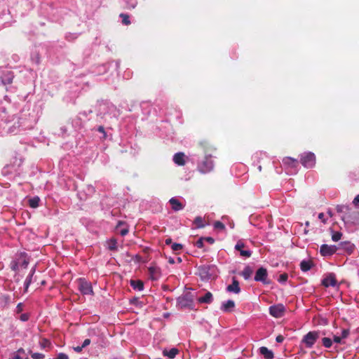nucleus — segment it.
I'll list each match as a JSON object with an SVG mask.
<instances>
[{
	"instance_id": "obj_17",
	"label": "nucleus",
	"mask_w": 359,
	"mask_h": 359,
	"mask_svg": "<svg viewBox=\"0 0 359 359\" xmlns=\"http://www.w3.org/2000/svg\"><path fill=\"white\" fill-rule=\"evenodd\" d=\"M149 277L151 280H157L161 276V269L156 266H151L149 267Z\"/></svg>"
},
{
	"instance_id": "obj_51",
	"label": "nucleus",
	"mask_w": 359,
	"mask_h": 359,
	"mask_svg": "<svg viewBox=\"0 0 359 359\" xmlns=\"http://www.w3.org/2000/svg\"><path fill=\"white\" fill-rule=\"evenodd\" d=\"M90 344V339H86L83 342L82 347L85 348L87 346H88Z\"/></svg>"
},
{
	"instance_id": "obj_34",
	"label": "nucleus",
	"mask_w": 359,
	"mask_h": 359,
	"mask_svg": "<svg viewBox=\"0 0 359 359\" xmlns=\"http://www.w3.org/2000/svg\"><path fill=\"white\" fill-rule=\"evenodd\" d=\"M39 344H40V346L41 348H45L46 347H48L50 346V342L49 340H48L47 339H43L40 342H39Z\"/></svg>"
},
{
	"instance_id": "obj_53",
	"label": "nucleus",
	"mask_w": 359,
	"mask_h": 359,
	"mask_svg": "<svg viewBox=\"0 0 359 359\" xmlns=\"http://www.w3.org/2000/svg\"><path fill=\"white\" fill-rule=\"evenodd\" d=\"M128 233V229H123L121 230L120 231V234L122 236H126L127 233Z\"/></svg>"
},
{
	"instance_id": "obj_56",
	"label": "nucleus",
	"mask_w": 359,
	"mask_h": 359,
	"mask_svg": "<svg viewBox=\"0 0 359 359\" xmlns=\"http://www.w3.org/2000/svg\"><path fill=\"white\" fill-rule=\"evenodd\" d=\"M165 243L166 245L172 244V239L170 238H166L165 241Z\"/></svg>"
},
{
	"instance_id": "obj_27",
	"label": "nucleus",
	"mask_w": 359,
	"mask_h": 359,
	"mask_svg": "<svg viewBox=\"0 0 359 359\" xmlns=\"http://www.w3.org/2000/svg\"><path fill=\"white\" fill-rule=\"evenodd\" d=\"M330 231L331 233V235H332V240L334 241V242H337L339 241L341 238V236H342V233L340 232V231H334L332 228H330Z\"/></svg>"
},
{
	"instance_id": "obj_14",
	"label": "nucleus",
	"mask_w": 359,
	"mask_h": 359,
	"mask_svg": "<svg viewBox=\"0 0 359 359\" xmlns=\"http://www.w3.org/2000/svg\"><path fill=\"white\" fill-rule=\"evenodd\" d=\"M210 267L209 266H202L198 269V274L203 280H209L212 277V274L210 272Z\"/></svg>"
},
{
	"instance_id": "obj_12",
	"label": "nucleus",
	"mask_w": 359,
	"mask_h": 359,
	"mask_svg": "<svg viewBox=\"0 0 359 359\" xmlns=\"http://www.w3.org/2000/svg\"><path fill=\"white\" fill-rule=\"evenodd\" d=\"M245 245L241 241H238L235 245V249L240 252V255L244 257H250L252 252L250 250H244Z\"/></svg>"
},
{
	"instance_id": "obj_21",
	"label": "nucleus",
	"mask_w": 359,
	"mask_h": 359,
	"mask_svg": "<svg viewBox=\"0 0 359 359\" xmlns=\"http://www.w3.org/2000/svg\"><path fill=\"white\" fill-rule=\"evenodd\" d=\"M259 353L266 359H273L274 357L273 353L265 346H262L259 348Z\"/></svg>"
},
{
	"instance_id": "obj_41",
	"label": "nucleus",
	"mask_w": 359,
	"mask_h": 359,
	"mask_svg": "<svg viewBox=\"0 0 359 359\" xmlns=\"http://www.w3.org/2000/svg\"><path fill=\"white\" fill-rule=\"evenodd\" d=\"M203 241H204V238L203 237H201L196 243V246L198 248H203L204 245H203Z\"/></svg>"
},
{
	"instance_id": "obj_25",
	"label": "nucleus",
	"mask_w": 359,
	"mask_h": 359,
	"mask_svg": "<svg viewBox=\"0 0 359 359\" xmlns=\"http://www.w3.org/2000/svg\"><path fill=\"white\" fill-rule=\"evenodd\" d=\"M179 353V350L177 348H172L170 350H163V354L164 356H168L169 358H174Z\"/></svg>"
},
{
	"instance_id": "obj_32",
	"label": "nucleus",
	"mask_w": 359,
	"mask_h": 359,
	"mask_svg": "<svg viewBox=\"0 0 359 359\" xmlns=\"http://www.w3.org/2000/svg\"><path fill=\"white\" fill-rule=\"evenodd\" d=\"M119 17L122 19V23L125 25H130V16L126 13H121Z\"/></svg>"
},
{
	"instance_id": "obj_52",
	"label": "nucleus",
	"mask_w": 359,
	"mask_h": 359,
	"mask_svg": "<svg viewBox=\"0 0 359 359\" xmlns=\"http://www.w3.org/2000/svg\"><path fill=\"white\" fill-rule=\"evenodd\" d=\"M83 347H82V345L80 346H75V347H73V349L77 352V353H80L82 351Z\"/></svg>"
},
{
	"instance_id": "obj_19",
	"label": "nucleus",
	"mask_w": 359,
	"mask_h": 359,
	"mask_svg": "<svg viewBox=\"0 0 359 359\" xmlns=\"http://www.w3.org/2000/svg\"><path fill=\"white\" fill-rule=\"evenodd\" d=\"M235 308V303L233 300H228L222 304L221 310L224 312H230Z\"/></svg>"
},
{
	"instance_id": "obj_54",
	"label": "nucleus",
	"mask_w": 359,
	"mask_h": 359,
	"mask_svg": "<svg viewBox=\"0 0 359 359\" xmlns=\"http://www.w3.org/2000/svg\"><path fill=\"white\" fill-rule=\"evenodd\" d=\"M28 264H29V261L27 260L26 259H24V260L22 261V266L24 267V268H27V266H28Z\"/></svg>"
},
{
	"instance_id": "obj_30",
	"label": "nucleus",
	"mask_w": 359,
	"mask_h": 359,
	"mask_svg": "<svg viewBox=\"0 0 359 359\" xmlns=\"http://www.w3.org/2000/svg\"><path fill=\"white\" fill-rule=\"evenodd\" d=\"M39 198L38 196L33 197L29 200V205L31 208H36L39 206Z\"/></svg>"
},
{
	"instance_id": "obj_24",
	"label": "nucleus",
	"mask_w": 359,
	"mask_h": 359,
	"mask_svg": "<svg viewBox=\"0 0 359 359\" xmlns=\"http://www.w3.org/2000/svg\"><path fill=\"white\" fill-rule=\"evenodd\" d=\"M130 285L134 290L138 291H142L144 289V283L140 280H131Z\"/></svg>"
},
{
	"instance_id": "obj_49",
	"label": "nucleus",
	"mask_w": 359,
	"mask_h": 359,
	"mask_svg": "<svg viewBox=\"0 0 359 359\" xmlns=\"http://www.w3.org/2000/svg\"><path fill=\"white\" fill-rule=\"evenodd\" d=\"M341 337L338 336H334L333 338V341L337 344L341 343Z\"/></svg>"
},
{
	"instance_id": "obj_6",
	"label": "nucleus",
	"mask_w": 359,
	"mask_h": 359,
	"mask_svg": "<svg viewBox=\"0 0 359 359\" xmlns=\"http://www.w3.org/2000/svg\"><path fill=\"white\" fill-rule=\"evenodd\" d=\"M318 338V332L311 331L303 337L302 343L304 344L307 348H311Z\"/></svg>"
},
{
	"instance_id": "obj_3",
	"label": "nucleus",
	"mask_w": 359,
	"mask_h": 359,
	"mask_svg": "<svg viewBox=\"0 0 359 359\" xmlns=\"http://www.w3.org/2000/svg\"><path fill=\"white\" fill-rule=\"evenodd\" d=\"M316 156L311 151L304 152L300 155V163L306 168H311L316 165Z\"/></svg>"
},
{
	"instance_id": "obj_57",
	"label": "nucleus",
	"mask_w": 359,
	"mask_h": 359,
	"mask_svg": "<svg viewBox=\"0 0 359 359\" xmlns=\"http://www.w3.org/2000/svg\"><path fill=\"white\" fill-rule=\"evenodd\" d=\"M35 271H36V266L32 267V269L30 271L29 275H32L33 276L34 274V273H35Z\"/></svg>"
},
{
	"instance_id": "obj_40",
	"label": "nucleus",
	"mask_w": 359,
	"mask_h": 359,
	"mask_svg": "<svg viewBox=\"0 0 359 359\" xmlns=\"http://www.w3.org/2000/svg\"><path fill=\"white\" fill-rule=\"evenodd\" d=\"M349 334H350L349 329H344L341 332V334L340 337H341L342 339H346L348 337Z\"/></svg>"
},
{
	"instance_id": "obj_62",
	"label": "nucleus",
	"mask_w": 359,
	"mask_h": 359,
	"mask_svg": "<svg viewBox=\"0 0 359 359\" xmlns=\"http://www.w3.org/2000/svg\"><path fill=\"white\" fill-rule=\"evenodd\" d=\"M305 224H306V226H309V222H306Z\"/></svg>"
},
{
	"instance_id": "obj_58",
	"label": "nucleus",
	"mask_w": 359,
	"mask_h": 359,
	"mask_svg": "<svg viewBox=\"0 0 359 359\" xmlns=\"http://www.w3.org/2000/svg\"><path fill=\"white\" fill-rule=\"evenodd\" d=\"M168 262H169L170 264H174V263H175V259H174L172 257H170V258L168 259Z\"/></svg>"
},
{
	"instance_id": "obj_61",
	"label": "nucleus",
	"mask_w": 359,
	"mask_h": 359,
	"mask_svg": "<svg viewBox=\"0 0 359 359\" xmlns=\"http://www.w3.org/2000/svg\"><path fill=\"white\" fill-rule=\"evenodd\" d=\"M258 169H259V171H261V170H262V166H261V165H259V166L258 167Z\"/></svg>"
},
{
	"instance_id": "obj_10",
	"label": "nucleus",
	"mask_w": 359,
	"mask_h": 359,
	"mask_svg": "<svg viewBox=\"0 0 359 359\" xmlns=\"http://www.w3.org/2000/svg\"><path fill=\"white\" fill-rule=\"evenodd\" d=\"M337 250L338 248L334 245H328L327 244H323L320 248V252L323 257L332 256L336 253Z\"/></svg>"
},
{
	"instance_id": "obj_4",
	"label": "nucleus",
	"mask_w": 359,
	"mask_h": 359,
	"mask_svg": "<svg viewBox=\"0 0 359 359\" xmlns=\"http://www.w3.org/2000/svg\"><path fill=\"white\" fill-rule=\"evenodd\" d=\"M214 168L213 161L211 156H205V158L198 164V170L201 173H207L212 170Z\"/></svg>"
},
{
	"instance_id": "obj_1",
	"label": "nucleus",
	"mask_w": 359,
	"mask_h": 359,
	"mask_svg": "<svg viewBox=\"0 0 359 359\" xmlns=\"http://www.w3.org/2000/svg\"><path fill=\"white\" fill-rule=\"evenodd\" d=\"M336 210L338 213L342 214L341 218L345 224L354 223V212L351 211V208L348 205H337L336 206Z\"/></svg>"
},
{
	"instance_id": "obj_29",
	"label": "nucleus",
	"mask_w": 359,
	"mask_h": 359,
	"mask_svg": "<svg viewBox=\"0 0 359 359\" xmlns=\"http://www.w3.org/2000/svg\"><path fill=\"white\" fill-rule=\"evenodd\" d=\"M17 355L14 356L13 359H29L28 357L25 355V351L22 348H19L17 351Z\"/></svg>"
},
{
	"instance_id": "obj_39",
	"label": "nucleus",
	"mask_w": 359,
	"mask_h": 359,
	"mask_svg": "<svg viewBox=\"0 0 359 359\" xmlns=\"http://www.w3.org/2000/svg\"><path fill=\"white\" fill-rule=\"evenodd\" d=\"M287 278H288V275L286 273H283L281 275H280L278 280V282H280L281 283H284L287 281Z\"/></svg>"
},
{
	"instance_id": "obj_45",
	"label": "nucleus",
	"mask_w": 359,
	"mask_h": 359,
	"mask_svg": "<svg viewBox=\"0 0 359 359\" xmlns=\"http://www.w3.org/2000/svg\"><path fill=\"white\" fill-rule=\"evenodd\" d=\"M29 314L27 313H22L20 317V319L22 320V321H27L29 320Z\"/></svg>"
},
{
	"instance_id": "obj_16",
	"label": "nucleus",
	"mask_w": 359,
	"mask_h": 359,
	"mask_svg": "<svg viewBox=\"0 0 359 359\" xmlns=\"http://www.w3.org/2000/svg\"><path fill=\"white\" fill-rule=\"evenodd\" d=\"M169 203L171 205V208L173 211L177 212L182 210L184 208V205L182 204L177 198L172 197L169 200Z\"/></svg>"
},
{
	"instance_id": "obj_23",
	"label": "nucleus",
	"mask_w": 359,
	"mask_h": 359,
	"mask_svg": "<svg viewBox=\"0 0 359 359\" xmlns=\"http://www.w3.org/2000/svg\"><path fill=\"white\" fill-rule=\"evenodd\" d=\"M212 294L210 292H207L203 297L198 299L199 303L210 304L212 302Z\"/></svg>"
},
{
	"instance_id": "obj_46",
	"label": "nucleus",
	"mask_w": 359,
	"mask_h": 359,
	"mask_svg": "<svg viewBox=\"0 0 359 359\" xmlns=\"http://www.w3.org/2000/svg\"><path fill=\"white\" fill-rule=\"evenodd\" d=\"M353 204L355 207H359V194H358L353 201Z\"/></svg>"
},
{
	"instance_id": "obj_33",
	"label": "nucleus",
	"mask_w": 359,
	"mask_h": 359,
	"mask_svg": "<svg viewBox=\"0 0 359 359\" xmlns=\"http://www.w3.org/2000/svg\"><path fill=\"white\" fill-rule=\"evenodd\" d=\"M322 343L325 347L330 348L332 344V340L328 337H324L322 339Z\"/></svg>"
},
{
	"instance_id": "obj_20",
	"label": "nucleus",
	"mask_w": 359,
	"mask_h": 359,
	"mask_svg": "<svg viewBox=\"0 0 359 359\" xmlns=\"http://www.w3.org/2000/svg\"><path fill=\"white\" fill-rule=\"evenodd\" d=\"M283 163L285 165H287L291 168H297L299 163L297 159L289 156L285 157L283 159Z\"/></svg>"
},
{
	"instance_id": "obj_50",
	"label": "nucleus",
	"mask_w": 359,
	"mask_h": 359,
	"mask_svg": "<svg viewBox=\"0 0 359 359\" xmlns=\"http://www.w3.org/2000/svg\"><path fill=\"white\" fill-rule=\"evenodd\" d=\"M283 340H284V337L282 335H278L276 338V341L278 343H282L283 341Z\"/></svg>"
},
{
	"instance_id": "obj_43",
	"label": "nucleus",
	"mask_w": 359,
	"mask_h": 359,
	"mask_svg": "<svg viewBox=\"0 0 359 359\" xmlns=\"http://www.w3.org/2000/svg\"><path fill=\"white\" fill-rule=\"evenodd\" d=\"M22 310H23V304L22 303L18 304V305L16 306V309H15L16 313H20L22 311Z\"/></svg>"
},
{
	"instance_id": "obj_36",
	"label": "nucleus",
	"mask_w": 359,
	"mask_h": 359,
	"mask_svg": "<svg viewBox=\"0 0 359 359\" xmlns=\"http://www.w3.org/2000/svg\"><path fill=\"white\" fill-rule=\"evenodd\" d=\"M29 353H31V356L33 359H43L45 357L43 353H32L31 351H29Z\"/></svg>"
},
{
	"instance_id": "obj_15",
	"label": "nucleus",
	"mask_w": 359,
	"mask_h": 359,
	"mask_svg": "<svg viewBox=\"0 0 359 359\" xmlns=\"http://www.w3.org/2000/svg\"><path fill=\"white\" fill-rule=\"evenodd\" d=\"M226 291L235 294H238L241 292L239 282L235 277L232 278V283L226 287Z\"/></svg>"
},
{
	"instance_id": "obj_37",
	"label": "nucleus",
	"mask_w": 359,
	"mask_h": 359,
	"mask_svg": "<svg viewBox=\"0 0 359 359\" xmlns=\"http://www.w3.org/2000/svg\"><path fill=\"white\" fill-rule=\"evenodd\" d=\"M214 227L215 229H220V230H224L225 229V226L224 224L219 222V221H217L214 223Z\"/></svg>"
},
{
	"instance_id": "obj_22",
	"label": "nucleus",
	"mask_w": 359,
	"mask_h": 359,
	"mask_svg": "<svg viewBox=\"0 0 359 359\" xmlns=\"http://www.w3.org/2000/svg\"><path fill=\"white\" fill-rule=\"evenodd\" d=\"M313 262L311 260H302L300 263V269L302 271L306 272L313 266Z\"/></svg>"
},
{
	"instance_id": "obj_44",
	"label": "nucleus",
	"mask_w": 359,
	"mask_h": 359,
	"mask_svg": "<svg viewBox=\"0 0 359 359\" xmlns=\"http://www.w3.org/2000/svg\"><path fill=\"white\" fill-rule=\"evenodd\" d=\"M97 131L103 134L104 138H105L107 137V133L104 130V128L102 126H100L97 128Z\"/></svg>"
},
{
	"instance_id": "obj_59",
	"label": "nucleus",
	"mask_w": 359,
	"mask_h": 359,
	"mask_svg": "<svg viewBox=\"0 0 359 359\" xmlns=\"http://www.w3.org/2000/svg\"><path fill=\"white\" fill-rule=\"evenodd\" d=\"M327 214L330 215V217H332V212H331V210H328L327 211Z\"/></svg>"
},
{
	"instance_id": "obj_35",
	"label": "nucleus",
	"mask_w": 359,
	"mask_h": 359,
	"mask_svg": "<svg viewBox=\"0 0 359 359\" xmlns=\"http://www.w3.org/2000/svg\"><path fill=\"white\" fill-rule=\"evenodd\" d=\"M32 275H29L27 277L25 281V291L26 292L27 290V288L29 287V285L32 283Z\"/></svg>"
},
{
	"instance_id": "obj_28",
	"label": "nucleus",
	"mask_w": 359,
	"mask_h": 359,
	"mask_svg": "<svg viewBox=\"0 0 359 359\" xmlns=\"http://www.w3.org/2000/svg\"><path fill=\"white\" fill-rule=\"evenodd\" d=\"M108 249L111 251L117 250V241L115 238H111L107 241Z\"/></svg>"
},
{
	"instance_id": "obj_7",
	"label": "nucleus",
	"mask_w": 359,
	"mask_h": 359,
	"mask_svg": "<svg viewBox=\"0 0 359 359\" xmlns=\"http://www.w3.org/2000/svg\"><path fill=\"white\" fill-rule=\"evenodd\" d=\"M268 272L266 268L260 267L256 271L255 276V280L257 282H262L263 284L269 285L271 283V280L268 278Z\"/></svg>"
},
{
	"instance_id": "obj_26",
	"label": "nucleus",
	"mask_w": 359,
	"mask_h": 359,
	"mask_svg": "<svg viewBox=\"0 0 359 359\" xmlns=\"http://www.w3.org/2000/svg\"><path fill=\"white\" fill-rule=\"evenodd\" d=\"M253 273V270L250 266H246L243 271L241 272V275L243 276V277L245 280H248L250 278Z\"/></svg>"
},
{
	"instance_id": "obj_47",
	"label": "nucleus",
	"mask_w": 359,
	"mask_h": 359,
	"mask_svg": "<svg viewBox=\"0 0 359 359\" xmlns=\"http://www.w3.org/2000/svg\"><path fill=\"white\" fill-rule=\"evenodd\" d=\"M318 219H320L324 224L326 223L327 220L325 219V215L323 212H320L318 216Z\"/></svg>"
},
{
	"instance_id": "obj_5",
	"label": "nucleus",
	"mask_w": 359,
	"mask_h": 359,
	"mask_svg": "<svg viewBox=\"0 0 359 359\" xmlns=\"http://www.w3.org/2000/svg\"><path fill=\"white\" fill-rule=\"evenodd\" d=\"M79 290L83 295H93L94 292L93 290L92 285L90 282H88L84 278L78 279Z\"/></svg>"
},
{
	"instance_id": "obj_9",
	"label": "nucleus",
	"mask_w": 359,
	"mask_h": 359,
	"mask_svg": "<svg viewBox=\"0 0 359 359\" xmlns=\"http://www.w3.org/2000/svg\"><path fill=\"white\" fill-rule=\"evenodd\" d=\"M285 307L281 304H276L269 307V313L275 318H280L284 316Z\"/></svg>"
},
{
	"instance_id": "obj_13",
	"label": "nucleus",
	"mask_w": 359,
	"mask_h": 359,
	"mask_svg": "<svg viewBox=\"0 0 359 359\" xmlns=\"http://www.w3.org/2000/svg\"><path fill=\"white\" fill-rule=\"evenodd\" d=\"M337 284V281L334 273H330L322 280V285L325 287H328L330 286L334 287Z\"/></svg>"
},
{
	"instance_id": "obj_42",
	"label": "nucleus",
	"mask_w": 359,
	"mask_h": 359,
	"mask_svg": "<svg viewBox=\"0 0 359 359\" xmlns=\"http://www.w3.org/2000/svg\"><path fill=\"white\" fill-rule=\"evenodd\" d=\"M53 359H69V357L66 353H60L57 354V357Z\"/></svg>"
},
{
	"instance_id": "obj_60",
	"label": "nucleus",
	"mask_w": 359,
	"mask_h": 359,
	"mask_svg": "<svg viewBox=\"0 0 359 359\" xmlns=\"http://www.w3.org/2000/svg\"><path fill=\"white\" fill-rule=\"evenodd\" d=\"M177 261H178V262H182V259L180 257H178L177 258Z\"/></svg>"
},
{
	"instance_id": "obj_63",
	"label": "nucleus",
	"mask_w": 359,
	"mask_h": 359,
	"mask_svg": "<svg viewBox=\"0 0 359 359\" xmlns=\"http://www.w3.org/2000/svg\"><path fill=\"white\" fill-rule=\"evenodd\" d=\"M121 224H122V222H118V226L121 225Z\"/></svg>"
},
{
	"instance_id": "obj_55",
	"label": "nucleus",
	"mask_w": 359,
	"mask_h": 359,
	"mask_svg": "<svg viewBox=\"0 0 359 359\" xmlns=\"http://www.w3.org/2000/svg\"><path fill=\"white\" fill-rule=\"evenodd\" d=\"M18 265L17 262H15L12 263L11 269L13 271H16L18 269Z\"/></svg>"
},
{
	"instance_id": "obj_48",
	"label": "nucleus",
	"mask_w": 359,
	"mask_h": 359,
	"mask_svg": "<svg viewBox=\"0 0 359 359\" xmlns=\"http://www.w3.org/2000/svg\"><path fill=\"white\" fill-rule=\"evenodd\" d=\"M204 241H206L210 244H213L215 243V239L212 237H203Z\"/></svg>"
},
{
	"instance_id": "obj_8",
	"label": "nucleus",
	"mask_w": 359,
	"mask_h": 359,
	"mask_svg": "<svg viewBox=\"0 0 359 359\" xmlns=\"http://www.w3.org/2000/svg\"><path fill=\"white\" fill-rule=\"evenodd\" d=\"M14 78L13 72L8 69L0 70V81L3 85L11 84Z\"/></svg>"
},
{
	"instance_id": "obj_38",
	"label": "nucleus",
	"mask_w": 359,
	"mask_h": 359,
	"mask_svg": "<svg viewBox=\"0 0 359 359\" xmlns=\"http://www.w3.org/2000/svg\"><path fill=\"white\" fill-rule=\"evenodd\" d=\"M171 248L173 251H179L183 248V245L180 243H172L171 245Z\"/></svg>"
},
{
	"instance_id": "obj_31",
	"label": "nucleus",
	"mask_w": 359,
	"mask_h": 359,
	"mask_svg": "<svg viewBox=\"0 0 359 359\" xmlns=\"http://www.w3.org/2000/svg\"><path fill=\"white\" fill-rule=\"evenodd\" d=\"M194 223L196 224L197 228H203L205 226L203 222V219L200 216H198L195 218Z\"/></svg>"
},
{
	"instance_id": "obj_11",
	"label": "nucleus",
	"mask_w": 359,
	"mask_h": 359,
	"mask_svg": "<svg viewBox=\"0 0 359 359\" xmlns=\"http://www.w3.org/2000/svg\"><path fill=\"white\" fill-rule=\"evenodd\" d=\"M337 248L340 254L346 252L351 255L355 250V245L349 241L341 242Z\"/></svg>"
},
{
	"instance_id": "obj_2",
	"label": "nucleus",
	"mask_w": 359,
	"mask_h": 359,
	"mask_svg": "<svg viewBox=\"0 0 359 359\" xmlns=\"http://www.w3.org/2000/svg\"><path fill=\"white\" fill-rule=\"evenodd\" d=\"M194 299L191 292H187L177 299V306L180 309H193Z\"/></svg>"
},
{
	"instance_id": "obj_18",
	"label": "nucleus",
	"mask_w": 359,
	"mask_h": 359,
	"mask_svg": "<svg viewBox=\"0 0 359 359\" xmlns=\"http://www.w3.org/2000/svg\"><path fill=\"white\" fill-rule=\"evenodd\" d=\"M185 157L183 152H177L173 156V161L177 165L183 166L186 163Z\"/></svg>"
}]
</instances>
